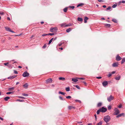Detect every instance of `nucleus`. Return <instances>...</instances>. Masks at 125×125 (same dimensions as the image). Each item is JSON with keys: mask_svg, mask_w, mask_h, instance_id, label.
<instances>
[{"mask_svg": "<svg viewBox=\"0 0 125 125\" xmlns=\"http://www.w3.org/2000/svg\"><path fill=\"white\" fill-rule=\"evenodd\" d=\"M111 119V118L110 116L107 115L105 116L103 118L104 120L106 123H107L109 122Z\"/></svg>", "mask_w": 125, "mask_h": 125, "instance_id": "1", "label": "nucleus"}, {"mask_svg": "<svg viewBox=\"0 0 125 125\" xmlns=\"http://www.w3.org/2000/svg\"><path fill=\"white\" fill-rule=\"evenodd\" d=\"M57 30L58 28L56 27H52L50 29V31L52 32H57Z\"/></svg>", "mask_w": 125, "mask_h": 125, "instance_id": "2", "label": "nucleus"}, {"mask_svg": "<svg viewBox=\"0 0 125 125\" xmlns=\"http://www.w3.org/2000/svg\"><path fill=\"white\" fill-rule=\"evenodd\" d=\"M120 113V111L117 108H115L114 109V112L113 115H117Z\"/></svg>", "mask_w": 125, "mask_h": 125, "instance_id": "3", "label": "nucleus"}, {"mask_svg": "<svg viewBox=\"0 0 125 125\" xmlns=\"http://www.w3.org/2000/svg\"><path fill=\"white\" fill-rule=\"evenodd\" d=\"M100 109L101 111V112L102 113H104L107 110V109L106 108L104 107H102Z\"/></svg>", "mask_w": 125, "mask_h": 125, "instance_id": "4", "label": "nucleus"}, {"mask_svg": "<svg viewBox=\"0 0 125 125\" xmlns=\"http://www.w3.org/2000/svg\"><path fill=\"white\" fill-rule=\"evenodd\" d=\"M29 73L27 72H24L22 74L23 76L24 77H26L29 76Z\"/></svg>", "mask_w": 125, "mask_h": 125, "instance_id": "5", "label": "nucleus"}, {"mask_svg": "<svg viewBox=\"0 0 125 125\" xmlns=\"http://www.w3.org/2000/svg\"><path fill=\"white\" fill-rule=\"evenodd\" d=\"M114 98V97L112 95H111L109 97L107 98V100L108 101L111 102Z\"/></svg>", "mask_w": 125, "mask_h": 125, "instance_id": "6", "label": "nucleus"}, {"mask_svg": "<svg viewBox=\"0 0 125 125\" xmlns=\"http://www.w3.org/2000/svg\"><path fill=\"white\" fill-rule=\"evenodd\" d=\"M5 29L6 30L8 31H9L11 32H12V33L14 32V31H12L8 27H5Z\"/></svg>", "mask_w": 125, "mask_h": 125, "instance_id": "7", "label": "nucleus"}, {"mask_svg": "<svg viewBox=\"0 0 125 125\" xmlns=\"http://www.w3.org/2000/svg\"><path fill=\"white\" fill-rule=\"evenodd\" d=\"M122 59V58L121 57L118 55H117L116 57V59L117 61H119L121 60Z\"/></svg>", "mask_w": 125, "mask_h": 125, "instance_id": "8", "label": "nucleus"}, {"mask_svg": "<svg viewBox=\"0 0 125 125\" xmlns=\"http://www.w3.org/2000/svg\"><path fill=\"white\" fill-rule=\"evenodd\" d=\"M124 113H122L121 114H118L116 116V117L117 118H118L120 117H121V116H124Z\"/></svg>", "mask_w": 125, "mask_h": 125, "instance_id": "9", "label": "nucleus"}, {"mask_svg": "<svg viewBox=\"0 0 125 125\" xmlns=\"http://www.w3.org/2000/svg\"><path fill=\"white\" fill-rule=\"evenodd\" d=\"M108 83L107 81H104L102 83V84L103 86L105 87L108 84Z\"/></svg>", "mask_w": 125, "mask_h": 125, "instance_id": "10", "label": "nucleus"}, {"mask_svg": "<svg viewBox=\"0 0 125 125\" xmlns=\"http://www.w3.org/2000/svg\"><path fill=\"white\" fill-rule=\"evenodd\" d=\"M17 76V75H14V76H10V77H8V79H13L14 78H15Z\"/></svg>", "mask_w": 125, "mask_h": 125, "instance_id": "11", "label": "nucleus"}, {"mask_svg": "<svg viewBox=\"0 0 125 125\" xmlns=\"http://www.w3.org/2000/svg\"><path fill=\"white\" fill-rule=\"evenodd\" d=\"M113 67H117L118 66V64L117 63H114L112 65Z\"/></svg>", "mask_w": 125, "mask_h": 125, "instance_id": "12", "label": "nucleus"}, {"mask_svg": "<svg viewBox=\"0 0 125 125\" xmlns=\"http://www.w3.org/2000/svg\"><path fill=\"white\" fill-rule=\"evenodd\" d=\"M52 80L51 78H49L46 80L47 83H52Z\"/></svg>", "mask_w": 125, "mask_h": 125, "instance_id": "13", "label": "nucleus"}, {"mask_svg": "<svg viewBox=\"0 0 125 125\" xmlns=\"http://www.w3.org/2000/svg\"><path fill=\"white\" fill-rule=\"evenodd\" d=\"M68 108L69 110H71L72 109H75V107H74L72 106H69L68 107Z\"/></svg>", "mask_w": 125, "mask_h": 125, "instance_id": "14", "label": "nucleus"}, {"mask_svg": "<svg viewBox=\"0 0 125 125\" xmlns=\"http://www.w3.org/2000/svg\"><path fill=\"white\" fill-rule=\"evenodd\" d=\"M72 81L74 82H77L78 80L77 79L73 78L72 79Z\"/></svg>", "mask_w": 125, "mask_h": 125, "instance_id": "15", "label": "nucleus"}, {"mask_svg": "<svg viewBox=\"0 0 125 125\" xmlns=\"http://www.w3.org/2000/svg\"><path fill=\"white\" fill-rule=\"evenodd\" d=\"M88 19V18L87 17H85L84 19V22L86 23L87 22V21Z\"/></svg>", "mask_w": 125, "mask_h": 125, "instance_id": "16", "label": "nucleus"}, {"mask_svg": "<svg viewBox=\"0 0 125 125\" xmlns=\"http://www.w3.org/2000/svg\"><path fill=\"white\" fill-rule=\"evenodd\" d=\"M14 87H10L8 88V90L9 91H11L14 90Z\"/></svg>", "mask_w": 125, "mask_h": 125, "instance_id": "17", "label": "nucleus"}, {"mask_svg": "<svg viewBox=\"0 0 125 125\" xmlns=\"http://www.w3.org/2000/svg\"><path fill=\"white\" fill-rule=\"evenodd\" d=\"M10 98V97H8V96H7V97H5L4 98V99L5 101H7Z\"/></svg>", "mask_w": 125, "mask_h": 125, "instance_id": "18", "label": "nucleus"}, {"mask_svg": "<svg viewBox=\"0 0 125 125\" xmlns=\"http://www.w3.org/2000/svg\"><path fill=\"white\" fill-rule=\"evenodd\" d=\"M66 24L65 23H63L61 24L60 25L61 27H66Z\"/></svg>", "mask_w": 125, "mask_h": 125, "instance_id": "19", "label": "nucleus"}, {"mask_svg": "<svg viewBox=\"0 0 125 125\" xmlns=\"http://www.w3.org/2000/svg\"><path fill=\"white\" fill-rule=\"evenodd\" d=\"M125 62V58H124L122 60L121 63L122 64H123Z\"/></svg>", "mask_w": 125, "mask_h": 125, "instance_id": "20", "label": "nucleus"}, {"mask_svg": "<svg viewBox=\"0 0 125 125\" xmlns=\"http://www.w3.org/2000/svg\"><path fill=\"white\" fill-rule=\"evenodd\" d=\"M77 20L79 21H83V19L82 18L78 17L77 18Z\"/></svg>", "mask_w": 125, "mask_h": 125, "instance_id": "21", "label": "nucleus"}, {"mask_svg": "<svg viewBox=\"0 0 125 125\" xmlns=\"http://www.w3.org/2000/svg\"><path fill=\"white\" fill-rule=\"evenodd\" d=\"M23 87L25 88H26L28 87V85L27 83H26L23 85Z\"/></svg>", "mask_w": 125, "mask_h": 125, "instance_id": "22", "label": "nucleus"}, {"mask_svg": "<svg viewBox=\"0 0 125 125\" xmlns=\"http://www.w3.org/2000/svg\"><path fill=\"white\" fill-rule=\"evenodd\" d=\"M72 30V29L70 28H69L67 29H66V31L68 33L71 31Z\"/></svg>", "mask_w": 125, "mask_h": 125, "instance_id": "23", "label": "nucleus"}, {"mask_svg": "<svg viewBox=\"0 0 125 125\" xmlns=\"http://www.w3.org/2000/svg\"><path fill=\"white\" fill-rule=\"evenodd\" d=\"M59 79L60 80H62V81H64L65 80V79L64 78V77H60L59 78Z\"/></svg>", "mask_w": 125, "mask_h": 125, "instance_id": "24", "label": "nucleus"}, {"mask_svg": "<svg viewBox=\"0 0 125 125\" xmlns=\"http://www.w3.org/2000/svg\"><path fill=\"white\" fill-rule=\"evenodd\" d=\"M112 21L113 22H114L116 23H117V20L115 19H112Z\"/></svg>", "mask_w": 125, "mask_h": 125, "instance_id": "25", "label": "nucleus"}, {"mask_svg": "<svg viewBox=\"0 0 125 125\" xmlns=\"http://www.w3.org/2000/svg\"><path fill=\"white\" fill-rule=\"evenodd\" d=\"M102 104L100 102L98 103L97 104V106L98 107H100L102 105Z\"/></svg>", "mask_w": 125, "mask_h": 125, "instance_id": "26", "label": "nucleus"}, {"mask_svg": "<svg viewBox=\"0 0 125 125\" xmlns=\"http://www.w3.org/2000/svg\"><path fill=\"white\" fill-rule=\"evenodd\" d=\"M105 26L107 27H110V25L109 24H105Z\"/></svg>", "mask_w": 125, "mask_h": 125, "instance_id": "27", "label": "nucleus"}, {"mask_svg": "<svg viewBox=\"0 0 125 125\" xmlns=\"http://www.w3.org/2000/svg\"><path fill=\"white\" fill-rule=\"evenodd\" d=\"M67 7H66L65 8L63 9V11L65 12H66L67 11Z\"/></svg>", "mask_w": 125, "mask_h": 125, "instance_id": "28", "label": "nucleus"}, {"mask_svg": "<svg viewBox=\"0 0 125 125\" xmlns=\"http://www.w3.org/2000/svg\"><path fill=\"white\" fill-rule=\"evenodd\" d=\"M120 76H119L117 77H115V79L117 80H120Z\"/></svg>", "mask_w": 125, "mask_h": 125, "instance_id": "29", "label": "nucleus"}, {"mask_svg": "<svg viewBox=\"0 0 125 125\" xmlns=\"http://www.w3.org/2000/svg\"><path fill=\"white\" fill-rule=\"evenodd\" d=\"M53 39V38H52L49 41V43H48V44H50L51 43V42H52Z\"/></svg>", "mask_w": 125, "mask_h": 125, "instance_id": "30", "label": "nucleus"}, {"mask_svg": "<svg viewBox=\"0 0 125 125\" xmlns=\"http://www.w3.org/2000/svg\"><path fill=\"white\" fill-rule=\"evenodd\" d=\"M83 5H84V4L83 3H80V4H78L77 5V7H79L80 6H83Z\"/></svg>", "mask_w": 125, "mask_h": 125, "instance_id": "31", "label": "nucleus"}, {"mask_svg": "<svg viewBox=\"0 0 125 125\" xmlns=\"http://www.w3.org/2000/svg\"><path fill=\"white\" fill-rule=\"evenodd\" d=\"M65 90L66 91H70V88L69 87H66L65 88Z\"/></svg>", "mask_w": 125, "mask_h": 125, "instance_id": "32", "label": "nucleus"}, {"mask_svg": "<svg viewBox=\"0 0 125 125\" xmlns=\"http://www.w3.org/2000/svg\"><path fill=\"white\" fill-rule=\"evenodd\" d=\"M17 101L20 102H23L24 101V100H21L20 99H18L17 100Z\"/></svg>", "mask_w": 125, "mask_h": 125, "instance_id": "33", "label": "nucleus"}, {"mask_svg": "<svg viewBox=\"0 0 125 125\" xmlns=\"http://www.w3.org/2000/svg\"><path fill=\"white\" fill-rule=\"evenodd\" d=\"M100 112H101V111L100 109H99L97 111L96 113L97 115H98L99 114V113Z\"/></svg>", "mask_w": 125, "mask_h": 125, "instance_id": "34", "label": "nucleus"}, {"mask_svg": "<svg viewBox=\"0 0 125 125\" xmlns=\"http://www.w3.org/2000/svg\"><path fill=\"white\" fill-rule=\"evenodd\" d=\"M108 110H110L111 109V107L110 105H109L108 106Z\"/></svg>", "mask_w": 125, "mask_h": 125, "instance_id": "35", "label": "nucleus"}, {"mask_svg": "<svg viewBox=\"0 0 125 125\" xmlns=\"http://www.w3.org/2000/svg\"><path fill=\"white\" fill-rule=\"evenodd\" d=\"M59 94H62V95H64L65 94V93H64L63 92H59Z\"/></svg>", "mask_w": 125, "mask_h": 125, "instance_id": "36", "label": "nucleus"}, {"mask_svg": "<svg viewBox=\"0 0 125 125\" xmlns=\"http://www.w3.org/2000/svg\"><path fill=\"white\" fill-rule=\"evenodd\" d=\"M23 96H28V94H22V95Z\"/></svg>", "mask_w": 125, "mask_h": 125, "instance_id": "37", "label": "nucleus"}, {"mask_svg": "<svg viewBox=\"0 0 125 125\" xmlns=\"http://www.w3.org/2000/svg\"><path fill=\"white\" fill-rule=\"evenodd\" d=\"M13 92H9L6 93V94H13Z\"/></svg>", "mask_w": 125, "mask_h": 125, "instance_id": "38", "label": "nucleus"}, {"mask_svg": "<svg viewBox=\"0 0 125 125\" xmlns=\"http://www.w3.org/2000/svg\"><path fill=\"white\" fill-rule=\"evenodd\" d=\"M102 122L101 121V122H99L98 123H97V125H101L102 124Z\"/></svg>", "mask_w": 125, "mask_h": 125, "instance_id": "39", "label": "nucleus"}, {"mask_svg": "<svg viewBox=\"0 0 125 125\" xmlns=\"http://www.w3.org/2000/svg\"><path fill=\"white\" fill-rule=\"evenodd\" d=\"M18 97V98L21 99H25V98L22 96H19Z\"/></svg>", "mask_w": 125, "mask_h": 125, "instance_id": "40", "label": "nucleus"}, {"mask_svg": "<svg viewBox=\"0 0 125 125\" xmlns=\"http://www.w3.org/2000/svg\"><path fill=\"white\" fill-rule=\"evenodd\" d=\"M75 87L77 88L78 89H80V88L79 86L78 85H75Z\"/></svg>", "mask_w": 125, "mask_h": 125, "instance_id": "41", "label": "nucleus"}, {"mask_svg": "<svg viewBox=\"0 0 125 125\" xmlns=\"http://www.w3.org/2000/svg\"><path fill=\"white\" fill-rule=\"evenodd\" d=\"M111 9V8L110 6L108 8H107L106 9V10H111L110 9Z\"/></svg>", "mask_w": 125, "mask_h": 125, "instance_id": "42", "label": "nucleus"}, {"mask_svg": "<svg viewBox=\"0 0 125 125\" xmlns=\"http://www.w3.org/2000/svg\"><path fill=\"white\" fill-rule=\"evenodd\" d=\"M116 6H117L116 4H114L113 5L112 7L113 8H115Z\"/></svg>", "mask_w": 125, "mask_h": 125, "instance_id": "43", "label": "nucleus"}, {"mask_svg": "<svg viewBox=\"0 0 125 125\" xmlns=\"http://www.w3.org/2000/svg\"><path fill=\"white\" fill-rule=\"evenodd\" d=\"M75 101L76 102H78L80 103H81V102L80 100H75Z\"/></svg>", "mask_w": 125, "mask_h": 125, "instance_id": "44", "label": "nucleus"}, {"mask_svg": "<svg viewBox=\"0 0 125 125\" xmlns=\"http://www.w3.org/2000/svg\"><path fill=\"white\" fill-rule=\"evenodd\" d=\"M8 67L10 68H12V65H8Z\"/></svg>", "mask_w": 125, "mask_h": 125, "instance_id": "45", "label": "nucleus"}, {"mask_svg": "<svg viewBox=\"0 0 125 125\" xmlns=\"http://www.w3.org/2000/svg\"><path fill=\"white\" fill-rule=\"evenodd\" d=\"M54 34L53 33H49V34H48V35H50L51 36H52Z\"/></svg>", "mask_w": 125, "mask_h": 125, "instance_id": "46", "label": "nucleus"}, {"mask_svg": "<svg viewBox=\"0 0 125 125\" xmlns=\"http://www.w3.org/2000/svg\"><path fill=\"white\" fill-rule=\"evenodd\" d=\"M48 35V34H43L42 35V36L44 37Z\"/></svg>", "mask_w": 125, "mask_h": 125, "instance_id": "47", "label": "nucleus"}, {"mask_svg": "<svg viewBox=\"0 0 125 125\" xmlns=\"http://www.w3.org/2000/svg\"><path fill=\"white\" fill-rule=\"evenodd\" d=\"M71 26V24H66V27L67 26Z\"/></svg>", "mask_w": 125, "mask_h": 125, "instance_id": "48", "label": "nucleus"}, {"mask_svg": "<svg viewBox=\"0 0 125 125\" xmlns=\"http://www.w3.org/2000/svg\"><path fill=\"white\" fill-rule=\"evenodd\" d=\"M59 98L60 100H63V98L62 97L60 96H59Z\"/></svg>", "mask_w": 125, "mask_h": 125, "instance_id": "49", "label": "nucleus"}, {"mask_svg": "<svg viewBox=\"0 0 125 125\" xmlns=\"http://www.w3.org/2000/svg\"><path fill=\"white\" fill-rule=\"evenodd\" d=\"M46 45L45 44H44V46L42 47V48H45L46 47Z\"/></svg>", "mask_w": 125, "mask_h": 125, "instance_id": "50", "label": "nucleus"}, {"mask_svg": "<svg viewBox=\"0 0 125 125\" xmlns=\"http://www.w3.org/2000/svg\"><path fill=\"white\" fill-rule=\"evenodd\" d=\"M14 73L16 74H18V72L17 71L14 70Z\"/></svg>", "mask_w": 125, "mask_h": 125, "instance_id": "51", "label": "nucleus"}, {"mask_svg": "<svg viewBox=\"0 0 125 125\" xmlns=\"http://www.w3.org/2000/svg\"><path fill=\"white\" fill-rule=\"evenodd\" d=\"M120 3H125V0H122V1H120L119 2Z\"/></svg>", "mask_w": 125, "mask_h": 125, "instance_id": "52", "label": "nucleus"}, {"mask_svg": "<svg viewBox=\"0 0 125 125\" xmlns=\"http://www.w3.org/2000/svg\"><path fill=\"white\" fill-rule=\"evenodd\" d=\"M62 44V43L61 42H60L58 44V45L59 46H61Z\"/></svg>", "mask_w": 125, "mask_h": 125, "instance_id": "53", "label": "nucleus"}, {"mask_svg": "<svg viewBox=\"0 0 125 125\" xmlns=\"http://www.w3.org/2000/svg\"><path fill=\"white\" fill-rule=\"evenodd\" d=\"M112 74L111 73H109L108 75V77H110L111 76Z\"/></svg>", "mask_w": 125, "mask_h": 125, "instance_id": "54", "label": "nucleus"}, {"mask_svg": "<svg viewBox=\"0 0 125 125\" xmlns=\"http://www.w3.org/2000/svg\"><path fill=\"white\" fill-rule=\"evenodd\" d=\"M67 99H69L71 98V97L70 96H68L66 97Z\"/></svg>", "mask_w": 125, "mask_h": 125, "instance_id": "55", "label": "nucleus"}, {"mask_svg": "<svg viewBox=\"0 0 125 125\" xmlns=\"http://www.w3.org/2000/svg\"><path fill=\"white\" fill-rule=\"evenodd\" d=\"M122 107V105L121 104L120 105H119V106H118V107L119 108H121Z\"/></svg>", "mask_w": 125, "mask_h": 125, "instance_id": "56", "label": "nucleus"}, {"mask_svg": "<svg viewBox=\"0 0 125 125\" xmlns=\"http://www.w3.org/2000/svg\"><path fill=\"white\" fill-rule=\"evenodd\" d=\"M69 7L70 8H71L72 9H74V8H75V7L74 6H70Z\"/></svg>", "mask_w": 125, "mask_h": 125, "instance_id": "57", "label": "nucleus"}, {"mask_svg": "<svg viewBox=\"0 0 125 125\" xmlns=\"http://www.w3.org/2000/svg\"><path fill=\"white\" fill-rule=\"evenodd\" d=\"M97 79H100L102 78V77L101 76L97 77H96Z\"/></svg>", "mask_w": 125, "mask_h": 125, "instance_id": "58", "label": "nucleus"}, {"mask_svg": "<svg viewBox=\"0 0 125 125\" xmlns=\"http://www.w3.org/2000/svg\"><path fill=\"white\" fill-rule=\"evenodd\" d=\"M8 64V62L7 63H4V64L5 65H7Z\"/></svg>", "mask_w": 125, "mask_h": 125, "instance_id": "59", "label": "nucleus"}, {"mask_svg": "<svg viewBox=\"0 0 125 125\" xmlns=\"http://www.w3.org/2000/svg\"><path fill=\"white\" fill-rule=\"evenodd\" d=\"M98 1L99 2H103V1L101 0H98Z\"/></svg>", "mask_w": 125, "mask_h": 125, "instance_id": "60", "label": "nucleus"}, {"mask_svg": "<svg viewBox=\"0 0 125 125\" xmlns=\"http://www.w3.org/2000/svg\"><path fill=\"white\" fill-rule=\"evenodd\" d=\"M7 20H10V18H9V17H8L7 18Z\"/></svg>", "mask_w": 125, "mask_h": 125, "instance_id": "61", "label": "nucleus"}, {"mask_svg": "<svg viewBox=\"0 0 125 125\" xmlns=\"http://www.w3.org/2000/svg\"><path fill=\"white\" fill-rule=\"evenodd\" d=\"M0 119L1 120H3V118H1V117H0Z\"/></svg>", "mask_w": 125, "mask_h": 125, "instance_id": "62", "label": "nucleus"}, {"mask_svg": "<svg viewBox=\"0 0 125 125\" xmlns=\"http://www.w3.org/2000/svg\"><path fill=\"white\" fill-rule=\"evenodd\" d=\"M0 14L1 15H3L4 13L3 12H0Z\"/></svg>", "mask_w": 125, "mask_h": 125, "instance_id": "63", "label": "nucleus"}, {"mask_svg": "<svg viewBox=\"0 0 125 125\" xmlns=\"http://www.w3.org/2000/svg\"><path fill=\"white\" fill-rule=\"evenodd\" d=\"M115 73V71H113V72H112V74H114V73Z\"/></svg>", "mask_w": 125, "mask_h": 125, "instance_id": "64", "label": "nucleus"}]
</instances>
